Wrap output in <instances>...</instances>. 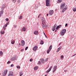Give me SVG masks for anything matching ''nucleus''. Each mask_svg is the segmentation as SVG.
Listing matches in <instances>:
<instances>
[{
    "label": "nucleus",
    "instance_id": "412c9836",
    "mask_svg": "<svg viewBox=\"0 0 76 76\" xmlns=\"http://www.w3.org/2000/svg\"><path fill=\"white\" fill-rule=\"evenodd\" d=\"M5 7V5L3 4L2 6L1 9H4V7Z\"/></svg>",
    "mask_w": 76,
    "mask_h": 76
},
{
    "label": "nucleus",
    "instance_id": "bb28decb",
    "mask_svg": "<svg viewBox=\"0 0 76 76\" xmlns=\"http://www.w3.org/2000/svg\"><path fill=\"white\" fill-rule=\"evenodd\" d=\"M76 10V8L74 7L73 8V11L74 12H75Z\"/></svg>",
    "mask_w": 76,
    "mask_h": 76
},
{
    "label": "nucleus",
    "instance_id": "c85d7f7f",
    "mask_svg": "<svg viewBox=\"0 0 76 76\" xmlns=\"http://www.w3.org/2000/svg\"><path fill=\"white\" fill-rule=\"evenodd\" d=\"M44 44V43L43 42V40H41L40 42V44L42 45V44Z\"/></svg>",
    "mask_w": 76,
    "mask_h": 76
},
{
    "label": "nucleus",
    "instance_id": "ea45409f",
    "mask_svg": "<svg viewBox=\"0 0 76 76\" xmlns=\"http://www.w3.org/2000/svg\"><path fill=\"white\" fill-rule=\"evenodd\" d=\"M10 63V61H8V62H7V64H9Z\"/></svg>",
    "mask_w": 76,
    "mask_h": 76
},
{
    "label": "nucleus",
    "instance_id": "4be33fe9",
    "mask_svg": "<svg viewBox=\"0 0 76 76\" xmlns=\"http://www.w3.org/2000/svg\"><path fill=\"white\" fill-rule=\"evenodd\" d=\"M38 69V66H35L34 68V70H37Z\"/></svg>",
    "mask_w": 76,
    "mask_h": 76
},
{
    "label": "nucleus",
    "instance_id": "4468645a",
    "mask_svg": "<svg viewBox=\"0 0 76 76\" xmlns=\"http://www.w3.org/2000/svg\"><path fill=\"white\" fill-rule=\"evenodd\" d=\"M37 48H38V47L35 46L33 48V50H34V51H35L36 50H37Z\"/></svg>",
    "mask_w": 76,
    "mask_h": 76
},
{
    "label": "nucleus",
    "instance_id": "9b49d317",
    "mask_svg": "<svg viewBox=\"0 0 76 76\" xmlns=\"http://www.w3.org/2000/svg\"><path fill=\"white\" fill-rule=\"evenodd\" d=\"M57 26V25L55 24L54 25V27L52 29V31H54L56 30V27Z\"/></svg>",
    "mask_w": 76,
    "mask_h": 76
},
{
    "label": "nucleus",
    "instance_id": "603ef678",
    "mask_svg": "<svg viewBox=\"0 0 76 76\" xmlns=\"http://www.w3.org/2000/svg\"><path fill=\"white\" fill-rule=\"evenodd\" d=\"M43 33H44V35H45V36L46 35V34H45V33H44V32Z\"/></svg>",
    "mask_w": 76,
    "mask_h": 76
},
{
    "label": "nucleus",
    "instance_id": "58836bf2",
    "mask_svg": "<svg viewBox=\"0 0 76 76\" xmlns=\"http://www.w3.org/2000/svg\"><path fill=\"white\" fill-rule=\"evenodd\" d=\"M23 50H24V49H22L20 50V51H21V52H22V51H23Z\"/></svg>",
    "mask_w": 76,
    "mask_h": 76
},
{
    "label": "nucleus",
    "instance_id": "6e6552de",
    "mask_svg": "<svg viewBox=\"0 0 76 76\" xmlns=\"http://www.w3.org/2000/svg\"><path fill=\"white\" fill-rule=\"evenodd\" d=\"M8 25V23H7L6 25H4V27L3 28L2 30L3 31H5V29H6V27L7 26V25Z\"/></svg>",
    "mask_w": 76,
    "mask_h": 76
},
{
    "label": "nucleus",
    "instance_id": "7ed1b4c3",
    "mask_svg": "<svg viewBox=\"0 0 76 76\" xmlns=\"http://www.w3.org/2000/svg\"><path fill=\"white\" fill-rule=\"evenodd\" d=\"M50 0H46V6H50Z\"/></svg>",
    "mask_w": 76,
    "mask_h": 76
},
{
    "label": "nucleus",
    "instance_id": "b1692460",
    "mask_svg": "<svg viewBox=\"0 0 76 76\" xmlns=\"http://www.w3.org/2000/svg\"><path fill=\"white\" fill-rule=\"evenodd\" d=\"M18 19H22V16L20 15L18 17Z\"/></svg>",
    "mask_w": 76,
    "mask_h": 76
},
{
    "label": "nucleus",
    "instance_id": "f3484780",
    "mask_svg": "<svg viewBox=\"0 0 76 76\" xmlns=\"http://www.w3.org/2000/svg\"><path fill=\"white\" fill-rule=\"evenodd\" d=\"M3 13V10H2L0 12V17H1V15H2Z\"/></svg>",
    "mask_w": 76,
    "mask_h": 76
},
{
    "label": "nucleus",
    "instance_id": "2eb2a0df",
    "mask_svg": "<svg viewBox=\"0 0 76 76\" xmlns=\"http://www.w3.org/2000/svg\"><path fill=\"white\" fill-rule=\"evenodd\" d=\"M34 35H38V31H35L34 33Z\"/></svg>",
    "mask_w": 76,
    "mask_h": 76
},
{
    "label": "nucleus",
    "instance_id": "8fccbe9b",
    "mask_svg": "<svg viewBox=\"0 0 76 76\" xmlns=\"http://www.w3.org/2000/svg\"><path fill=\"white\" fill-rule=\"evenodd\" d=\"M14 28H16V26H14Z\"/></svg>",
    "mask_w": 76,
    "mask_h": 76
},
{
    "label": "nucleus",
    "instance_id": "7c9ffc66",
    "mask_svg": "<svg viewBox=\"0 0 76 76\" xmlns=\"http://www.w3.org/2000/svg\"><path fill=\"white\" fill-rule=\"evenodd\" d=\"M17 67L18 68V69H20V67L19 66H17Z\"/></svg>",
    "mask_w": 76,
    "mask_h": 76
},
{
    "label": "nucleus",
    "instance_id": "39448f33",
    "mask_svg": "<svg viewBox=\"0 0 76 76\" xmlns=\"http://www.w3.org/2000/svg\"><path fill=\"white\" fill-rule=\"evenodd\" d=\"M42 26L44 29H46V28H47V25L46 24V22L42 23Z\"/></svg>",
    "mask_w": 76,
    "mask_h": 76
},
{
    "label": "nucleus",
    "instance_id": "0eeeda50",
    "mask_svg": "<svg viewBox=\"0 0 76 76\" xmlns=\"http://www.w3.org/2000/svg\"><path fill=\"white\" fill-rule=\"evenodd\" d=\"M57 66H55L54 67H53V73H54V72L56 70V69H57Z\"/></svg>",
    "mask_w": 76,
    "mask_h": 76
},
{
    "label": "nucleus",
    "instance_id": "de8ad7c7",
    "mask_svg": "<svg viewBox=\"0 0 76 76\" xmlns=\"http://www.w3.org/2000/svg\"><path fill=\"white\" fill-rule=\"evenodd\" d=\"M45 37H46V38H48V37H47V35H45Z\"/></svg>",
    "mask_w": 76,
    "mask_h": 76
},
{
    "label": "nucleus",
    "instance_id": "a19ab883",
    "mask_svg": "<svg viewBox=\"0 0 76 76\" xmlns=\"http://www.w3.org/2000/svg\"><path fill=\"white\" fill-rule=\"evenodd\" d=\"M63 57H64V56H63V55L61 56V58H63Z\"/></svg>",
    "mask_w": 76,
    "mask_h": 76
},
{
    "label": "nucleus",
    "instance_id": "052dcab7",
    "mask_svg": "<svg viewBox=\"0 0 76 76\" xmlns=\"http://www.w3.org/2000/svg\"><path fill=\"white\" fill-rule=\"evenodd\" d=\"M45 76H47V75H45Z\"/></svg>",
    "mask_w": 76,
    "mask_h": 76
},
{
    "label": "nucleus",
    "instance_id": "cd10ccee",
    "mask_svg": "<svg viewBox=\"0 0 76 76\" xmlns=\"http://www.w3.org/2000/svg\"><path fill=\"white\" fill-rule=\"evenodd\" d=\"M1 34H4V31H1Z\"/></svg>",
    "mask_w": 76,
    "mask_h": 76
},
{
    "label": "nucleus",
    "instance_id": "a211bd4d",
    "mask_svg": "<svg viewBox=\"0 0 76 76\" xmlns=\"http://www.w3.org/2000/svg\"><path fill=\"white\" fill-rule=\"evenodd\" d=\"M16 58L15 57H12V58H11V61H14L15 60Z\"/></svg>",
    "mask_w": 76,
    "mask_h": 76
},
{
    "label": "nucleus",
    "instance_id": "13d9d810",
    "mask_svg": "<svg viewBox=\"0 0 76 76\" xmlns=\"http://www.w3.org/2000/svg\"><path fill=\"white\" fill-rule=\"evenodd\" d=\"M19 45H21V44H20V43H19Z\"/></svg>",
    "mask_w": 76,
    "mask_h": 76
},
{
    "label": "nucleus",
    "instance_id": "393cba45",
    "mask_svg": "<svg viewBox=\"0 0 76 76\" xmlns=\"http://www.w3.org/2000/svg\"><path fill=\"white\" fill-rule=\"evenodd\" d=\"M62 1V0H58L57 1L58 3H61Z\"/></svg>",
    "mask_w": 76,
    "mask_h": 76
},
{
    "label": "nucleus",
    "instance_id": "864d4df0",
    "mask_svg": "<svg viewBox=\"0 0 76 76\" xmlns=\"http://www.w3.org/2000/svg\"><path fill=\"white\" fill-rule=\"evenodd\" d=\"M48 16V14H47V16Z\"/></svg>",
    "mask_w": 76,
    "mask_h": 76
},
{
    "label": "nucleus",
    "instance_id": "aec40b11",
    "mask_svg": "<svg viewBox=\"0 0 76 76\" xmlns=\"http://www.w3.org/2000/svg\"><path fill=\"white\" fill-rule=\"evenodd\" d=\"M61 47H60L59 48H58V49L57 50V51H56V52H58V51H60V50H61Z\"/></svg>",
    "mask_w": 76,
    "mask_h": 76
},
{
    "label": "nucleus",
    "instance_id": "72a5a7b5",
    "mask_svg": "<svg viewBox=\"0 0 76 76\" xmlns=\"http://www.w3.org/2000/svg\"><path fill=\"white\" fill-rule=\"evenodd\" d=\"M28 47H26L25 48V50H27V49H28Z\"/></svg>",
    "mask_w": 76,
    "mask_h": 76
},
{
    "label": "nucleus",
    "instance_id": "a878e982",
    "mask_svg": "<svg viewBox=\"0 0 76 76\" xmlns=\"http://www.w3.org/2000/svg\"><path fill=\"white\" fill-rule=\"evenodd\" d=\"M22 75H23V73L22 72H20V76H21Z\"/></svg>",
    "mask_w": 76,
    "mask_h": 76
},
{
    "label": "nucleus",
    "instance_id": "3c124183",
    "mask_svg": "<svg viewBox=\"0 0 76 76\" xmlns=\"http://www.w3.org/2000/svg\"><path fill=\"white\" fill-rule=\"evenodd\" d=\"M76 54H75L74 55H73V56H72V57H73V56H75L76 55Z\"/></svg>",
    "mask_w": 76,
    "mask_h": 76
},
{
    "label": "nucleus",
    "instance_id": "c03bdc74",
    "mask_svg": "<svg viewBox=\"0 0 76 76\" xmlns=\"http://www.w3.org/2000/svg\"><path fill=\"white\" fill-rule=\"evenodd\" d=\"M32 59H31L30 60V61H31V62H32Z\"/></svg>",
    "mask_w": 76,
    "mask_h": 76
},
{
    "label": "nucleus",
    "instance_id": "f8f14e48",
    "mask_svg": "<svg viewBox=\"0 0 76 76\" xmlns=\"http://www.w3.org/2000/svg\"><path fill=\"white\" fill-rule=\"evenodd\" d=\"M42 23H45L46 22L45 21V18H42Z\"/></svg>",
    "mask_w": 76,
    "mask_h": 76
},
{
    "label": "nucleus",
    "instance_id": "e433bc0d",
    "mask_svg": "<svg viewBox=\"0 0 76 76\" xmlns=\"http://www.w3.org/2000/svg\"><path fill=\"white\" fill-rule=\"evenodd\" d=\"M12 1L13 3H15L16 2V0H12Z\"/></svg>",
    "mask_w": 76,
    "mask_h": 76
},
{
    "label": "nucleus",
    "instance_id": "e2e57ef3",
    "mask_svg": "<svg viewBox=\"0 0 76 76\" xmlns=\"http://www.w3.org/2000/svg\"><path fill=\"white\" fill-rule=\"evenodd\" d=\"M75 1H76V0H75Z\"/></svg>",
    "mask_w": 76,
    "mask_h": 76
},
{
    "label": "nucleus",
    "instance_id": "5fc2aeb1",
    "mask_svg": "<svg viewBox=\"0 0 76 76\" xmlns=\"http://www.w3.org/2000/svg\"><path fill=\"white\" fill-rule=\"evenodd\" d=\"M61 44V43H60L59 45H60Z\"/></svg>",
    "mask_w": 76,
    "mask_h": 76
},
{
    "label": "nucleus",
    "instance_id": "c756f323",
    "mask_svg": "<svg viewBox=\"0 0 76 76\" xmlns=\"http://www.w3.org/2000/svg\"><path fill=\"white\" fill-rule=\"evenodd\" d=\"M3 52L2 51H0V56H2V55H3Z\"/></svg>",
    "mask_w": 76,
    "mask_h": 76
},
{
    "label": "nucleus",
    "instance_id": "f03ea898",
    "mask_svg": "<svg viewBox=\"0 0 76 76\" xmlns=\"http://www.w3.org/2000/svg\"><path fill=\"white\" fill-rule=\"evenodd\" d=\"M66 29H63L62 31L60 32L61 35H62V36H63V35H64V34L66 33Z\"/></svg>",
    "mask_w": 76,
    "mask_h": 76
},
{
    "label": "nucleus",
    "instance_id": "5701e85b",
    "mask_svg": "<svg viewBox=\"0 0 76 76\" xmlns=\"http://www.w3.org/2000/svg\"><path fill=\"white\" fill-rule=\"evenodd\" d=\"M22 31H26V28H25L24 27H23L22 29Z\"/></svg>",
    "mask_w": 76,
    "mask_h": 76
},
{
    "label": "nucleus",
    "instance_id": "473e14b6",
    "mask_svg": "<svg viewBox=\"0 0 76 76\" xmlns=\"http://www.w3.org/2000/svg\"><path fill=\"white\" fill-rule=\"evenodd\" d=\"M18 3H20V0H18Z\"/></svg>",
    "mask_w": 76,
    "mask_h": 76
},
{
    "label": "nucleus",
    "instance_id": "2f4dec72",
    "mask_svg": "<svg viewBox=\"0 0 76 76\" xmlns=\"http://www.w3.org/2000/svg\"><path fill=\"white\" fill-rule=\"evenodd\" d=\"M58 29H59V27L58 26L56 28V29L58 30Z\"/></svg>",
    "mask_w": 76,
    "mask_h": 76
},
{
    "label": "nucleus",
    "instance_id": "ddd939ff",
    "mask_svg": "<svg viewBox=\"0 0 76 76\" xmlns=\"http://www.w3.org/2000/svg\"><path fill=\"white\" fill-rule=\"evenodd\" d=\"M53 67V66H51L49 68V69L46 71V73H48L51 70V69Z\"/></svg>",
    "mask_w": 76,
    "mask_h": 76
},
{
    "label": "nucleus",
    "instance_id": "20e7f679",
    "mask_svg": "<svg viewBox=\"0 0 76 76\" xmlns=\"http://www.w3.org/2000/svg\"><path fill=\"white\" fill-rule=\"evenodd\" d=\"M7 69H6L4 71V72H2V76H5L7 74Z\"/></svg>",
    "mask_w": 76,
    "mask_h": 76
},
{
    "label": "nucleus",
    "instance_id": "6e6d98bb",
    "mask_svg": "<svg viewBox=\"0 0 76 76\" xmlns=\"http://www.w3.org/2000/svg\"><path fill=\"white\" fill-rule=\"evenodd\" d=\"M39 18V15L38 16V18Z\"/></svg>",
    "mask_w": 76,
    "mask_h": 76
},
{
    "label": "nucleus",
    "instance_id": "37998d69",
    "mask_svg": "<svg viewBox=\"0 0 76 76\" xmlns=\"http://www.w3.org/2000/svg\"><path fill=\"white\" fill-rule=\"evenodd\" d=\"M59 28H61V25H60L58 26Z\"/></svg>",
    "mask_w": 76,
    "mask_h": 76
},
{
    "label": "nucleus",
    "instance_id": "dca6fc26",
    "mask_svg": "<svg viewBox=\"0 0 76 76\" xmlns=\"http://www.w3.org/2000/svg\"><path fill=\"white\" fill-rule=\"evenodd\" d=\"M42 63H44V58H42L40 59Z\"/></svg>",
    "mask_w": 76,
    "mask_h": 76
},
{
    "label": "nucleus",
    "instance_id": "49530a36",
    "mask_svg": "<svg viewBox=\"0 0 76 76\" xmlns=\"http://www.w3.org/2000/svg\"><path fill=\"white\" fill-rule=\"evenodd\" d=\"M67 70H64V72H67Z\"/></svg>",
    "mask_w": 76,
    "mask_h": 76
},
{
    "label": "nucleus",
    "instance_id": "1a4fd4ad",
    "mask_svg": "<svg viewBox=\"0 0 76 76\" xmlns=\"http://www.w3.org/2000/svg\"><path fill=\"white\" fill-rule=\"evenodd\" d=\"M53 13H54V11L53 10H51L49 11V14L50 15H51Z\"/></svg>",
    "mask_w": 76,
    "mask_h": 76
},
{
    "label": "nucleus",
    "instance_id": "4c0bfd02",
    "mask_svg": "<svg viewBox=\"0 0 76 76\" xmlns=\"http://www.w3.org/2000/svg\"><path fill=\"white\" fill-rule=\"evenodd\" d=\"M13 66H14V65H13V64H12L10 66V67H13Z\"/></svg>",
    "mask_w": 76,
    "mask_h": 76
},
{
    "label": "nucleus",
    "instance_id": "c9c22d12",
    "mask_svg": "<svg viewBox=\"0 0 76 76\" xmlns=\"http://www.w3.org/2000/svg\"><path fill=\"white\" fill-rule=\"evenodd\" d=\"M41 62L40 61H39L38 62V64H41Z\"/></svg>",
    "mask_w": 76,
    "mask_h": 76
},
{
    "label": "nucleus",
    "instance_id": "a18cd8bd",
    "mask_svg": "<svg viewBox=\"0 0 76 76\" xmlns=\"http://www.w3.org/2000/svg\"><path fill=\"white\" fill-rule=\"evenodd\" d=\"M67 26V24L66 23L65 24V27H66Z\"/></svg>",
    "mask_w": 76,
    "mask_h": 76
},
{
    "label": "nucleus",
    "instance_id": "f704fd0d",
    "mask_svg": "<svg viewBox=\"0 0 76 76\" xmlns=\"http://www.w3.org/2000/svg\"><path fill=\"white\" fill-rule=\"evenodd\" d=\"M48 58H46L45 60V61H48Z\"/></svg>",
    "mask_w": 76,
    "mask_h": 76
},
{
    "label": "nucleus",
    "instance_id": "9d476101",
    "mask_svg": "<svg viewBox=\"0 0 76 76\" xmlns=\"http://www.w3.org/2000/svg\"><path fill=\"white\" fill-rule=\"evenodd\" d=\"M25 41L24 40H22L21 41V45L23 47L24 45H25Z\"/></svg>",
    "mask_w": 76,
    "mask_h": 76
},
{
    "label": "nucleus",
    "instance_id": "680f3d73",
    "mask_svg": "<svg viewBox=\"0 0 76 76\" xmlns=\"http://www.w3.org/2000/svg\"><path fill=\"white\" fill-rule=\"evenodd\" d=\"M0 42H1V41H0Z\"/></svg>",
    "mask_w": 76,
    "mask_h": 76
},
{
    "label": "nucleus",
    "instance_id": "6ab92c4d",
    "mask_svg": "<svg viewBox=\"0 0 76 76\" xmlns=\"http://www.w3.org/2000/svg\"><path fill=\"white\" fill-rule=\"evenodd\" d=\"M15 41L13 40H12L11 41V42L12 44H15Z\"/></svg>",
    "mask_w": 76,
    "mask_h": 76
},
{
    "label": "nucleus",
    "instance_id": "bf43d9fd",
    "mask_svg": "<svg viewBox=\"0 0 76 76\" xmlns=\"http://www.w3.org/2000/svg\"><path fill=\"white\" fill-rule=\"evenodd\" d=\"M57 31V30H56L55 31V32H56Z\"/></svg>",
    "mask_w": 76,
    "mask_h": 76
},
{
    "label": "nucleus",
    "instance_id": "09e8293b",
    "mask_svg": "<svg viewBox=\"0 0 76 76\" xmlns=\"http://www.w3.org/2000/svg\"><path fill=\"white\" fill-rule=\"evenodd\" d=\"M38 6H39V5H40V3H39V4H38Z\"/></svg>",
    "mask_w": 76,
    "mask_h": 76
},
{
    "label": "nucleus",
    "instance_id": "79ce46f5",
    "mask_svg": "<svg viewBox=\"0 0 76 76\" xmlns=\"http://www.w3.org/2000/svg\"><path fill=\"white\" fill-rule=\"evenodd\" d=\"M5 20L6 21H9V19L8 18H6Z\"/></svg>",
    "mask_w": 76,
    "mask_h": 76
},
{
    "label": "nucleus",
    "instance_id": "4d7b16f0",
    "mask_svg": "<svg viewBox=\"0 0 76 76\" xmlns=\"http://www.w3.org/2000/svg\"><path fill=\"white\" fill-rule=\"evenodd\" d=\"M41 14H39V15L40 16H41Z\"/></svg>",
    "mask_w": 76,
    "mask_h": 76
},
{
    "label": "nucleus",
    "instance_id": "423d86ee",
    "mask_svg": "<svg viewBox=\"0 0 76 76\" xmlns=\"http://www.w3.org/2000/svg\"><path fill=\"white\" fill-rule=\"evenodd\" d=\"M51 49H52V45H51L50 46L49 50H47V53H48V54L49 53H50V51L51 50Z\"/></svg>",
    "mask_w": 76,
    "mask_h": 76
},
{
    "label": "nucleus",
    "instance_id": "f257e3e1",
    "mask_svg": "<svg viewBox=\"0 0 76 76\" xmlns=\"http://www.w3.org/2000/svg\"><path fill=\"white\" fill-rule=\"evenodd\" d=\"M67 6H65V4L63 3L61 4L60 9H62V12L63 13L67 10Z\"/></svg>",
    "mask_w": 76,
    "mask_h": 76
}]
</instances>
